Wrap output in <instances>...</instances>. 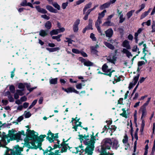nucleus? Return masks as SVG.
Listing matches in <instances>:
<instances>
[{
    "mask_svg": "<svg viewBox=\"0 0 155 155\" xmlns=\"http://www.w3.org/2000/svg\"><path fill=\"white\" fill-rule=\"evenodd\" d=\"M97 151L100 153L99 155H108V153H107L106 150H105L104 148L98 149Z\"/></svg>",
    "mask_w": 155,
    "mask_h": 155,
    "instance_id": "2eb2a0df",
    "label": "nucleus"
},
{
    "mask_svg": "<svg viewBox=\"0 0 155 155\" xmlns=\"http://www.w3.org/2000/svg\"><path fill=\"white\" fill-rule=\"evenodd\" d=\"M61 35H59L57 36H53L52 37V39H56L58 41H61L60 38L61 37Z\"/></svg>",
    "mask_w": 155,
    "mask_h": 155,
    "instance_id": "473e14b6",
    "label": "nucleus"
},
{
    "mask_svg": "<svg viewBox=\"0 0 155 155\" xmlns=\"http://www.w3.org/2000/svg\"><path fill=\"white\" fill-rule=\"evenodd\" d=\"M140 74H137V76H135L133 80L134 81V84L136 85L137 83V82L139 79L140 77Z\"/></svg>",
    "mask_w": 155,
    "mask_h": 155,
    "instance_id": "c85d7f7f",
    "label": "nucleus"
},
{
    "mask_svg": "<svg viewBox=\"0 0 155 155\" xmlns=\"http://www.w3.org/2000/svg\"><path fill=\"white\" fill-rule=\"evenodd\" d=\"M155 151V140L154 141L153 145L152 147L151 151V154L153 155V154Z\"/></svg>",
    "mask_w": 155,
    "mask_h": 155,
    "instance_id": "5fc2aeb1",
    "label": "nucleus"
},
{
    "mask_svg": "<svg viewBox=\"0 0 155 155\" xmlns=\"http://www.w3.org/2000/svg\"><path fill=\"white\" fill-rule=\"evenodd\" d=\"M121 110L123 111V112L120 114V115L126 118H127V114H126V110H125V108H123Z\"/></svg>",
    "mask_w": 155,
    "mask_h": 155,
    "instance_id": "5701e85b",
    "label": "nucleus"
},
{
    "mask_svg": "<svg viewBox=\"0 0 155 155\" xmlns=\"http://www.w3.org/2000/svg\"><path fill=\"white\" fill-rule=\"evenodd\" d=\"M56 30L57 31L58 34L62 32H63L65 31V29L64 28H60L59 29H57Z\"/></svg>",
    "mask_w": 155,
    "mask_h": 155,
    "instance_id": "8fccbe9b",
    "label": "nucleus"
},
{
    "mask_svg": "<svg viewBox=\"0 0 155 155\" xmlns=\"http://www.w3.org/2000/svg\"><path fill=\"white\" fill-rule=\"evenodd\" d=\"M73 92L76 94H79V92L76 90L73 87H68V93Z\"/></svg>",
    "mask_w": 155,
    "mask_h": 155,
    "instance_id": "4be33fe9",
    "label": "nucleus"
},
{
    "mask_svg": "<svg viewBox=\"0 0 155 155\" xmlns=\"http://www.w3.org/2000/svg\"><path fill=\"white\" fill-rule=\"evenodd\" d=\"M92 4V2H90L88 3L87 4L85 5V6L83 9L84 12L86 11L87 9H89L91 8V7Z\"/></svg>",
    "mask_w": 155,
    "mask_h": 155,
    "instance_id": "b1692460",
    "label": "nucleus"
},
{
    "mask_svg": "<svg viewBox=\"0 0 155 155\" xmlns=\"http://www.w3.org/2000/svg\"><path fill=\"white\" fill-rule=\"evenodd\" d=\"M91 51L94 52V53L96 54L98 52V51L96 49H94L93 47H91Z\"/></svg>",
    "mask_w": 155,
    "mask_h": 155,
    "instance_id": "13d9d810",
    "label": "nucleus"
},
{
    "mask_svg": "<svg viewBox=\"0 0 155 155\" xmlns=\"http://www.w3.org/2000/svg\"><path fill=\"white\" fill-rule=\"evenodd\" d=\"M110 21H108L105 22L103 24V26H109L110 25Z\"/></svg>",
    "mask_w": 155,
    "mask_h": 155,
    "instance_id": "c03bdc74",
    "label": "nucleus"
},
{
    "mask_svg": "<svg viewBox=\"0 0 155 155\" xmlns=\"http://www.w3.org/2000/svg\"><path fill=\"white\" fill-rule=\"evenodd\" d=\"M104 45L109 48L113 50L114 49L115 47L112 44L107 42H104Z\"/></svg>",
    "mask_w": 155,
    "mask_h": 155,
    "instance_id": "6ab92c4d",
    "label": "nucleus"
},
{
    "mask_svg": "<svg viewBox=\"0 0 155 155\" xmlns=\"http://www.w3.org/2000/svg\"><path fill=\"white\" fill-rule=\"evenodd\" d=\"M91 139L90 140V144L94 146L95 143V141L96 140V137L93 135H91Z\"/></svg>",
    "mask_w": 155,
    "mask_h": 155,
    "instance_id": "393cba45",
    "label": "nucleus"
},
{
    "mask_svg": "<svg viewBox=\"0 0 155 155\" xmlns=\"http://www.w3.org/2000/svg\"><path fill=\"white\" fill-rule=\"evenodd\" d=\"M84 146H83L82 144L81 145L79 146L78 147H75L76 150V152H74L72 151L73 153H78L79 152H80V154H84L83 153L84 152V149L83 148Z\"/></svg>",
    "mask_w": 155,
    "mask_h": 155,
    "instance_id": "9d476101",
    "label": "nucleus"
},
{
    "mask_svg": "<svg viewBox=\"0 0 155 155\" xmlns=\"http://www.w3.org/2000/svg\"><path fill=\"white\" fill-rule=\"evenodd\" d=\"M92 23L93 20L92 19L90 18L89 20L88 25L84 28L82 31L83 33H85L87 30L93 29L92 28Z\"/></svg>",
    "mask_w": 155,
    "mask_h": 155,
    "instance_id": "6e6552de",
    "label": "nucleus"
},
{
    "mask_svg": "<svg viewBox=\"0 0 155 155\" xmlns=\"http://www.w3.org/2000/svg\"><path fill=\"white\" fill-rule=\"evenodd\" d=\"M129 44V42L127 40H124L123 43V46L125 48Z\"/></svg>",
    "mask_w": 155,
    "mask_h": 155,
    "instance_id": "a19ab883",
    "label": "nucleus"
},
{
    "mask_svg": "<svg viewBox=\"0 0 155 155\" xmlns=\"http://www.w3.org/2000/svg\"><path fill=\"white\" fill-rule=\"evenodd\" d=\"M122 52L126 54L128 58H130V56H132V54L128 50L125 48H123L122 50Z\"/></svg>",
    "mask_w": 155,
    "mask_h": 155,
    "instance_id": "f3484780",
    "label": "nucleus"
},
{
    "mask_svg": "<svg viewBox=\"0 0 155 155\" xmlns=\"http://www.w3.org/2000/svg\"><path fill=\"white\" fill-rule=\"evenodd\" d=\"M83 14L84 15H85V16L83 18V19L85 20L86 21L87 20L88 18V16L90 14V13L91 12L88 9L87 12L86 11H85L84 12V13L83 10Z\"/></svg>",
    "mask_w": 155,
    "mask_h": 155,
    "instance_id": "a211bd4d",
    "label": "nucleus"
},
{
    "mask_svg": "<svg viewBox=\"0 0 155 155\" xmlns=\"http://www.w3.org/2000/svg\"><path fill=\"white\" fill-rule=\"evenodd\" d=\"M25 87V85L22 83H20L18 85V88L19 89H23Z\"/></svg>",
    "mask_w": 155,
    "mask_h": 155,
    "instance_id": "6e6d98bb",
    "label": "nucleus"
},
{
    "mask_svg": "<svg viewBox=\"0 0 155 155\" xmlns=\"http://www.w3.org/2000/svg\"><path fill=\"white\" fill-rule=\"evenodd\" d=\"M41 17L45 19H46V20H49L50 19V17L47 16L46 15H42L41 16Z\"/></svg>",
    "mask_w": 155,
    "mask_h": 155,
    "instance_id": "e2e57ef3",
    "label": "nucleus"
},
{
    "mask_svg": "<svg viewBox=\"0 0 155 155\" xmlns=\"http://www.w3.org/2000/svg\"><path fill=\"white\" fill-rule=\"evenodd\" d=\"M106 12V10H104L101 13H99L98 16H100L101 18H103L105 15V13Z\"/></svg>",
    "mask_w": 155,
    "mask_h": 155,
    "instance_id": "e433bc0d",
    "label": "nucleus"
},
{
    "mask_svg": "<svg viewBox=\"0 0 155 155\" xmlns=\"http://www.w3.org/2000/svg\"><path fill=\"white\" fill-rule=\"evenodd\" d=\"M15 151H12L11 154L6 153L5 155H21V151L23 150V148L16 146L14 148Z\"/></svg>",
    "mask_w": 155,
    "mask_h": 155,
    "instance_id": "39448f33",
    "label": "nucleus"
},
{
    "mask_svg": "<svg viewBox=\"0 0 155 155\" xmlns=\"http://www.w3.org/2000/svg\"><path fill=\"white\" fill-rule=\"evenodd\" d=\"M46 9L50 12L54 13H57L56 10L55 9L52 7L50 5H47L46 6Z\"/></svg>",
    "mask_w": 155,
    "mask_h": 155,
    "instance_id": "aec40b11",
    "label": "nucleus"
},
{
    "mask_svg": "<svg viewBox=\"0 0 155 155\" xmlns=\"http://www.w3.org/2000/svg\"><path fill=\"white\" fill-rule=\"evenodd\" d=\"M52 5L55 8H56L58 10H60V7L57 3L56 2L52 4Z\"/></svg>",
    "mask_w": 155,
    "mask_h": 155,
    "instance_id": "4c0bfd02",
    "label": "nucleus"
},
{
    "mask_svg": "<svg viewBox=\"0 0 155 155\" xmlns=\"http://www.w3.org/2000/svg\"><path fill=\"white\" fill-rule=\"evenodd\" d=\"M90 38L93 41H96V38L95 37V35L93 33H91V34Z\"/></svg>",
    "mask_w": 155,
    "mask_h": 155,
    "instance_id": "37998d69",
    "label": "nucleus"
},
{
    "mask_svg": "<svg viewBox=\"0 0 155 155\" xmlns=\"http://www.w3.org/2000/svg\"><path fill=\"white\" fill-rule=\"evenodd\" d=\"M45 26L47 29H50L51 27V23L50 21H48L45 23Z\"/></svg>",
    "mask_w": 155,
    "mask_h": 155,
    "instance_id": "cd10ccee",
    "label": "nucleus"
},
{
    "mask_svg": "<svg viewBox=\"0 0 155 155\" xmlns=\"http://www.w3.org/2000/svg\"><path fill=\"white\" fill-rule=\"evenodd\" d=\"M117 128V127L115 126V125H112L111 126L110 128V127L109 126L107 129H110L111 130H113L114 131L116 130Z\"/></svg>",
    "mask_w": 155,
    "mask_h": 155,
    "instance_id": "09e8293b",
    "label": "nucleus"
},
{
    "mask_svg": "<svg viewBox=\"0 0 155 155\" xmlns=\"http://www.w3.org/2000/svg\"><path fill=\"white\" fill-rule=\"evenodd\" d=\"M68 3L67 2L63 3L62 5V8L63 9H65L68 5Z\"/></svg>",
    "mask_w": 155,
    "mask_h": 155,
    "instance_id": "69168bd1",
    "label": "nucleus"
},
{
    "mask_svg": "<svg viewBox=\"0 0 155 155\" xmlns=\"http://www.w3.org/2000/svg\"><path fill=\"white\" fill-rule=\"evenodd\" d=\"M145 64V63L143 61H139L138 63V67H140Z\"/></svg>",
    "mask_w": 155,
    "mask_h": 155,
    "instance_id": "4d7b16f0",
    "label": "nucleus"
},
{
    "mask_svg": "<svg viewBox=\"0 0 155 155\" xmlns=\"http://www.w3.org/2000/svg\"><path fill=\"white\" fill-rule=\"evenodd\" d=\"M9 90L12 93H14L15 91V87L12 85L10 86L9 87Z\"/></svg>",
    "mask_w": 155,
    "mask_h": 155,
    "instance_id": "c9c22d12",
    "label": "nucleus"
},
{
    "mask_svg": "<svg viewBox=\"0 0 155 155\" xmlns=\"http://www.w3.org/2000/svg\"><path fill=\"white\" fill-rule=\"evenodd\" d=\"M47 49L50 52H54L57 51L59 49V48L58 47L54 48H47Z\"/></svg>",
    "mask_w": 155,
    "mask_h": 155,
    "instance_id": "2f4dec72",
    "label": "nucleus"
},
{
    "mask_svg": "<svg viewBox=\"0 0 155 155\" xmlns=\"http://www.w3.org/2000/svg\"><path fill=\"white\" fill-rule=\"evenodd\" d=\"M112 139L110 138H107L103 140L101 148H104L105 150H110L112 145Z\"/></svg>",
    "mask_w": 155,
    "mask_h": 155,
    "instance_id": "7ed1b4c3",
    "label": "nucleus"
},
{
    "mask_svg": "<svg viewBox=\"0 0 155 155\" xmlns=\"http://www.w3.org/2000/svg\"><path fill=\"white\" fill-rule=\"evenodd\" d=\"M117 57L116 56V54H114L112 56V60L113 61V64H115V62L117 61Z\"/></svg>",
    "mask_w": 155,
    "mask_h": 155,
    "instance_id": "680f3d73",
    "label": "nucleus"
},
{
    "mask_svg": "<svg viewBox=\"0 0 155 155\" xmlns=\"http://www.w3.org/2000/svg\"><path fill=\"white\" fill-rule=\"evenodd\" d=\"M85 0H79L76 2V4L74 5V6H76V5H79L81 3L84 2Z\"/></svg>",
    "mask_w": 155,
    "mask_h": 155,
    "instance_id": "de8ad7c7",
    "label": "nucleus"
},
{
    "mask_svg": "<svg viewBox=\"0 0 155 155\" xmlns=\"http://www.w3.org/2000/svg\"><path fill=\"white\" fill-rule=\"evenodd\" d=\"M110 5V3L107 2L101 5L100 7V9L101 10H102L105 8H108Z\"/></svg>",
    "mask_w": 155,
    "mask_h": 155,
    "instance_id": "ddd939ff",
    "label": "nucleus"
},
{
    "mask_svg": "<svg viewBox=\"0 0 155 155\" xmlns=\"http://www.w3.org/2000/svg\"><path fill=\"white\" fill-rule=\"evenodd\" d=\"M82 84L79 83L76 85V87L77 89H80L82 88Z\"/></svg>",
    "mask_w": 155,
    "mask_h": 155,
    "instance_id": "bf43d9fd",
    "label": "nucleus"
},
{
    "mask_svg": "<svg viewBox=\"0 0 155 155\" xmlns=\"http://www.w3.org/2000/svg\"><path fill=\"white\" fill-rule=\"evenodd\" d=\"M80 54L84 57H87L88 56L86 53L83 51H81Z\"/></svg>",
    "mask_w": 155,
    "mask_h": 155,
    "instance_id": "603ef678",
    "label": "nucleus"
},
{
    "mask_svg": "<svg viewBox=\"0 0 155 155\" xmlns=\"http://www.w3.org/2000/svg\"><path fill=\"white\" fill-rule=\"evenodd\" d=\"M36 8L38 12L42 14H46L47 12V11L45 9L41 8L39 6H36Z\"/></svg>",
    "mask_w": 155,
    "mask_h": 155,
    "instance_id": "dca6fc26",
    "label": "nucleus"
},
{
    "mask_svg": "<svg viewBox=\"0 0 155 155\" xmlns=\"http://www.w3.org/2000/svg\"><path fill=\"white\" fill-rule=\"evenodd\" d=\"M87 146L86 148L84 149V153L82 154V155H84L87 154L88 155H91L93 153V151L94 150V146L91 144L86 145Z\"/></svg>",
    "mask_w": 155,
    "mask_h": 155,
    "instance_id": "20e7f679",
    "label": "nucleus"
},
{
    "mask_svg": "<svg viewBox=\"0 0 155 155\" xmlns=\"http://www.w3.org/2000/svg\"><path fill=\"white\" fill-rule=\"evenodd\" d=\"M46 137L45 135H40L38 138V140H39V141H43V139Z\"/></svg>",
    "mask_w": 155,
    "mask_h": 155,
    "instance_id": "49530a36",
    "label": "nucleus"
},
{
    "mask_svg": "<svg viewBox=\"0 0 155 155\" xmlns=\"http://www.w3.org/2000/svg\"><path fill=\"white\" fill-rule=\"evenodd\" d=\"M15 130L12 129L9 131L8 135H5L3 136L2 139L0 140L2 144V147H5L8 143L10 142L11 140H22L21 139V135L25 136V132L24 131L19 132L16 133Z\"/></svg>",
    "mask_w": 155,
    "mask_h": 155,
    "instance_id": "f257e3e1",
    "label": "nucleus"
},
{
    "mask_svg": "<svg viewBox=\"0 0 155 155\" xmlns=\"http://www.w3.org/2000/svg\"><path fill=\"white\" fill-rule=\"evenodd\" d=\"M58 78H55L51 79L49 80V82L51 84H56L57 83Z\"/></svg>",
    "mask_w": 155,
    "mask_h": 155,
    "instance_id": "bb28decb",
    "label": "nucleus"
},
{
    "mask_svg": "<svg viewBox=\"0 0 155 155\" xmlns=\"http://www.w3.org/2000/svg\"><path fill=\"white\" fill-rule=\"evenodd\" d=\"M134 10H131L128 12L127 14V16L128 19L130 18L132 15L133 13L134 12Z\"/></svg>",
    "mask_w": 155,
    "mask_h": 155,
    "instance_id": "c756f323",
    "label": "nucleus"
},
{
    "mask_svg": "<svg viewBox=\"0 0 155 155\" xmlns=\"http://www.w3.org/2000/svg\"><path fill=\"white\" fill-rule=\"evenodd\" d=\"M141 111L142 112V114L141 117V119H143V118L147 114L146 109H144L140 108L139 110V111Z\"/></svg>",
    "mask_w": 155,
    "mask_h": 155,
    "instance_id": "4468645a",
    "label": "nucleus"
},
{
    "mask_svg": "<svg viewBox=\"0 0 155 155\" xmlns=\"http://www.w3.org/2000/svg\"><path fill=\"white\" fill-rule=\"evenodd\" d=\"M152 30V32H155V23L153 22L151 26Z\"/></svg>",
    "mask_w": 155,
    "mask_h": 155,
    "instance_id": "0e129e2a",
    "label": "nucleus"
},
{
    "mask_svg": "<svg viewBox=\"0 0 155 155\" xmlns=\"http://www.w3.org/2000/svg\"><path fill=\"white\" fill-rule=\"evenodd\" d=\"M47 135L48 136L47 137V138L51 142H52L53 141V139H55L58 137V134H54L50 131H48Z\"/></svg>",
    "mask_w": 155,
    "mask_h": 155,
    "instance_id": "423d86ee",
    "label": "nucleus"
},
{
    "mask_svg": "<svg viewBox=\"0 0 155 155\" xmlns=\"http://www.w3.org/2000/svg\"><path fill=\"white\" fill-rule=\"evenodd\" d=\"M112 148L113 149L117 150L118 148L120 147V144L119 143L118 140L114 138H112Z\"/></svg>",
    "mask_w": 155,
    "mask_h": 155,
    "instance_id": "1a4fd4ad",
    "label": "nucleus"
},
{
    "mask_svg": "<svg viewBox=\"0 0 155 155\" xmlns=\"http://www.w3.org/2000/svg\"><path fill=\"white\" fill-rule=\"evenodd\" d=\"M105 33L107 37L111 38L113 34V31L112 28H110L105 31Z\"/></svg>",
    "mask_w": 155,
    "mask_h": 155,
    "instance_id": "f8f14e48",
    "label": "nucleus"
},
{
    "mask_svg": "<svg viewBox=\"0 0 155 155\" xmlns=\"http://www.w3.org/2000/svg\"><path fill=\"white\" fill-rule=\"evenodd\" d=\"M128 141V137L127 134H125L124 137V139L122 140L124 143H126Z\"/></svg>",
    "mask_w": 155,
    "mask_h": 155,
    "instance_id": "72a5a7b5",
    "label": "nucleus"
},
{
    "mask_svg": "<svg viewBox=\"0 0 155 155\" xmlns=\"http://www.w3.org/2000/svg\"><path fill=\"white\" fill-rule=\"evenodd\" d=\"M63 139L62 143L58 145L59 147L61 148L60 151H59V150H55L54 152H51V150L53 149L51 147H49L48 149L46 150L44 153H47L46 155H60L61 153L67 152L68 147L67 140L65 141Z\"/></svg>",
    "mask_w": 155,
    "mask_h": 155,
    "instance_id": "f03ea898",
    "label": "nucleus"
},
{
    "mask_svg": "<svg viewBox=\"0 0 155 155\" xmlns=\"http://www.w3.org/2000/svg\"><path fill=\"white\" fill-rule=\"evenodd\" d=\"M50 34L51 35H57L58 33L57 30L54 29L50 32Z\"/></svg>",
    "mask_w": 155,
    "mask_h": 155,
    "instance_id": "79ce46f5",
    "label": "nucleus"
},
{
    "mask_svg": "<svg viewBox=\"0 0 155 155\" xmlns=\"http://www.w3.org/2000/svg\"><path fill=\"white\" fill-rule=\"evenodd\" d=\"M78 136L79 137L78 139L80 141V142L82 143V141H84V139L86 138V135L85 134H84L83 136L82 134H79L78 135Z\"/></svg>",
    "mask_w": 155,
    "mask_h": 155,
    "instance_id": "a878e982",
    "label": "nucleus"
},
{
    "mask_svg": "<svg viewBox=\"0 0 155 155\" xmlns=\"http://www.w3.org/2000/svg\"><path fill=\"white\" fill-rule=\"evenodd\" d=\"M80 20L78 19L74 22L73 26V30L74 32H77L78 30V26L80 24Z\"/></svg>",
    "mask_w": 155,
    "mask_h": 155,
    "instance_id": "9b49d317",
    "label": "nucleus"
},
{
    "mask_svg": "<svg viewBox=\"0 0 155 155\" xmlns=\"http://www.w3.org/2000/svg\"><path fill=\"white\" fill-rule=\"evenodd\" d=\"M77 118V117H76L75 118H72V120L71 121V123L73 121L75 120V122H74V123L75 124H76L79 121V120L80 119V118H79V119H78V120H76Z\"/></svg>",
    "mask_w": 155,
    "mask_h": 155,
    "instance_id": "052dcab7",
    "label": "nucleus"
},
{
    "mask_svg": "<svg viewBox=\"0 0 155 155\" xmlns=\"http://www.w3.org/2000/svg\"><path fill=\"white\" fill-rule=\"evenodd\" d=\"M118 30L120 33L122 35L124 33V30L122 28H118Z\"/></svg>",
    "mask_w": 155,
    "mask_h": 155,
    "instance_id": "774afa93",
    "label": "nucleus"
},
{
    "mask_svg": "<svg viewBox=\"0 0 155 155\" xmlns=\"http://www.w3.org/2000/svg\"><path fill=\"white\" fill-rule=\"evenodd\" d=\"M22 91H23V90H16V92L18 93L19 95L22 96L24 94L22 92Z\"/></svg>",
    "mask_w": 155,
    "mask_h": 155,
    "instance_id": "3c124183",
    "label": "nucleus"
},
{
    "mask_svg": "<svg viewBox=\"0 0 155 155\" xmlns=\"http://www.w3.org/2000/svg\"><path fill=\"white\" fill-rule=\"evenodd\" d=\"M148 14L146 12H144L143 13L141 16H140V19H142L143 18H144L145 17L147 16L148 15Z\"/></svg>",
    "mask_w": 155,
    "mask_h": 155,
    "instance_id": "a18cd8bd",
    "label": "nucleus"
},
{
    "mask_svg": "<svg viewBox=\"0 0 155 155\" xmlns=\"http://www.w3.org/2000/svg\"><path fill=\"white\" fill-rule=\"evenodd\" d=\"M123 14H122L119 17L120 20H119V23H122L123 22V21L125 20V18H123Z\"/></svg>",
    "mask_w": 155,
    "mask_h": 155,
    "instance_id": "58836bf2",
    "label": "nucleus"
},
{
    "mask_svg": "<svg viewBox=\"0 0 155 155\" xmlns=\"http://www.w3.org/2000/svg\"><path fill=\"white\" fill-rule=\"evenodd\" d=\"M8 97L10 102H12L14 101V99L11 94L8 96Z\"/></svg>",
    "mask_w": 155,
    "mask_h": 155,
    "instance_id": "864d4df0",
    "label": "nucleus"
},
{
    "mask_svg": "<svg viewBox=\"0 0 155 155\" xmlns=\"http://www.w3.org/2000/svg\"><path fill=\"white\" fill-rule=\"evenodd\" d=\"M48 33L47 31L44 30H41L39 32V35L41 36L45 37L47 35Z\"/></svg>",
    "mask_w": 155,
    "mask_h": 155,
    "instance_id": "412c9836",
    "label": "nucleus"
},
{
    "mask_svg": "<svg viewBox=\"0 0 155 155\" xmlns=\"http://www.w3.org/2000/svg\"><path fill=\"white\" fill-rule=\"evenodd\" d=\"M137 140L134 142V152H135L137 148Z\"/></svg>",
    "mask_w": 155,
    "mask_h": 155,
    "instance_id": "338daca9",
    "label": "nucleus"
},
{
    "mask_svg": "<svg viewBox=\"0 0 155 155\" xmlns=\"http://www.w3.org/2000/svg\"><path fill=\"white\" fill-rule=\"evenodd\" d=\"M83 141V143L85 145H88L90 144V140L89 139L86 138L85 139V140Z\"/></svg>",
    "mask_w": 155,
    "mask_h": 155,
    "instance_id": "f704fd0d",
    "label": "nucleus"
},
{
    "mask_svg": "<svg viewBox=\"0 0 155 155\" xmlns=\"http://www.w3.org/2000/svg\"><path fill=\"white\" fill-rule=\"evenodd\" d=\"M79 60L81 61L82 63H83L84 66H92L93 65V63L92 62L88 60H86L85 59L82 57H79Z\"/></svg>",
    "mask_w": 155,
    "mask_h": 155,
    "instance_id": "0eeeda50",
    "label": "nucleus"
},
{
    "mask_svg": "<svg viewBox=\"0 0 155 155\" xmlns=\"http://www.w3.org/2000/svg\"><path fill=\"white\" fill-rule=\"evenodd\" d=\"M108 68V66L106 64H104L102 68V70L103 72H106V71Z\"/></svg>",
    "mask_w": 155,
    "mask_h": 155,
    "instance_id": "7c9ffc66",
    "label": "nucleus"
},
{
    "mask_svg": "<svg viewBox=\"0 0 155 155\" xmlns=\"http://www.w3.org/2000/svg\"><path fill=\"white\" fill-rule=\"evenodd\" d=\"M72 51L73 53L76 54H80L81 51L75 48H73L72 49Z\"/></svg>",
    "mask_w": 155,
    "mask_h": 155,
    "instance_id": "ea45409f",
    "label": "nucleus"
}]
</instances>
